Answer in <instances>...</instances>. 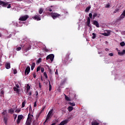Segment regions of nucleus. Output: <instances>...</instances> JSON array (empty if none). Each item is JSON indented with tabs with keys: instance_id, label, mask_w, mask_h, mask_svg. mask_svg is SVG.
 Segmentation results:
<instances>
[{
	"instance_id": "f257e3e1",
	"label": "nucleus",
	"mask_w": 125,
	"mask_h": 125,
	"mask_svg": "<svg viewBox=\"0 0 125 125\" xmlns=\"http://www.w3.org/2000/svg\"><path fill=\"white\" fill-rule=\"evenodd\" d=\"M2 115L3 116V121L4 124L6 125H7V121H8V117H7V113L6 112V110H4L2 113Z\"/></svg>"
},
{
	"instance_id": "f03ea898",
	"label": "nucleus",
	"mask_w": 125,
	"mask_h": 125,
	"mask_svg": "<svg viewBox=\"0 0 125 125\" xmlns=\"http://www.w3.org/2000/svg\"><path fill=\"white\" fill-rule=\"evenodd\" d=\"M0 5H1L2 6V7H7V8H11V4H8V2H4L3 1L0 0Z\"/></svg>"
},
{
	"instance_id": "7ed1b4c3",
	"label": "nucleus",
	"mask_w": 125,
	"mask_h": 125,
	"mask_svg": "<svg viewBox=\"0 0 125 125\" xmlns=\"http://www.w3.org/2000/svg\"><path fill=\"white\" fill-rule=\"evenodd\" d=\"M31 48V45H24L22 48V51H25V52H27V51L30 50Z\"/></svg>"
},
{
	"instance_id": "20e7f679",
	"label": "nucleus",
	"mask_w": 125,
	"mask_h": 125,
	"mask_svg": "<svg viewBox=\"0 0 125 125\" xmlns=\"http://www.w3.org/2000/svg\"><path fill=\"white\" fill-rule=\"evenodd\" d=\"M51 16L53 19L55 20L56 18H58L60 16H61V15L57 13H51Z\"/></svg>"
},
{
	"instance_id": "39448f33",
	"label": "nucleus",
	"mask_w": 125,
	"mask_h": 125,
	"mask_svg": "<svg viewBox=\"0 0 125 125\" xmlns=\"http://www.w3.org/2000/svg\"><path fill=\"white\" fill-rule=\"evenodd\" d=\"M48 59H50L51 62H53L54 60V55L53 54H51L48 55L46 58V60H48Z\"/></svg>"
},
{
	"instance_id": "423d86ee",
	"label": "nucleus",
	"mask_w": 125,
	"mask_h": 125,
	"mask_svg": "<svg viewBox=\"0 0 125 125\" xmlns=\"http://www.w3.org/2000/svg\"><path fill=\"white\" fill-rule=\"evenodd\" d=\"M28 18H29V16L25 15L23 16H21V17L19 20V21H26V20H27V19H28Z\"/></svg>"
},
{
	"instance_id": "0eeeda50",
	"label": "nucleus",
	"mask_w": 125,
	"mask_h": 125,
	"mask_svg": "<svg viewBox=\"0 0 125 125\" xmlns=\"http://www.w3.org/2000/svg\"><path fill=\"white\" fill-rule=\"evenodd\" d=\"M30 71H31V68L30 67V66H27L24 71L25 76H27V75H29Z\"/></svg>"
},
{
	"instance_id": "6e6552de",
	"label": "nucleus",
	"mask_w": 125,
	"mask_h": 125,
	"mask_svg": "<svg viewBox=\"0 0 125 125\" xmlns=\"http://www.w3.org/2000/svg\"><path fill=\"white\" fill-rule=\"evenodd\" d=\"M69 123L68 120H65L62 121L59 125H67Z\"/></svg>"
},
{
	"instance_id": "1a4fd4ad",
	"label": "nucleus",
	"mask_w": 125,
	"mask_h": 125,
	"mask_svg": "<svg viewBox=\"0 0 125 125\" xmlns=\"http://www.w3.org/2000/svg\"><path fill=\"white\" fill-rule=\"evenodd\" d=\"M33 19L34 20H37V21H40L41 20V17L38 15H35L34 17H33Z\"/></svg>"
},
{
	"instance_id": "9d476101",
	"label": "nucleus",
	"mask_w": 125,
	"mask_h": 125,
	"mask_svg": "<svg viewBox=\"0 0 125 125\" xmlns=\"http://www.w3.org/2000/svg\"><path fill=\"white\" fill-rule=\"evenodd\" d=\"M93 24L97 27V28H99V23L97 21H94L93 22Z\"/></svg>"
},
{
	"instance_id": "9b49d317",
	"label": "nucleus",
	"mask_w": 125,
	"mask_h": 125,
	"mask_svg": "<svg viewBox=\"0 0 125 125\" xmlns=\"http://www.w3.org/2000/svg\"><path fill=\"white\" fill-rule=\"evenodd\" d=\"M66 81H67V79L64 78L61 81L60 85H64L65 84V83H66Z\"/></svg>"
},
{
	"instance_id": "f8f14e48",
	"label": "nucleus",
	"mask_w": 125,
	"mask_h": 125,
	"mask_svg": "<svg viewBox=\"0 0 125 125\" xmlns=\"http://www.w3.org/2000/svg\"><path fill=\"white\" fill-rule=\"evenodd\" d=\"M87 25L90 27V18L88 17L87 20Z\"/></svg>"
},
{
	"instance_id": "ddd939ff",
	"label": "nucleus",
	"mask_w": 125,
	"mask_h": 125,
	"mask_svg": "<svg viewBox=\"0 0 125 125\" xmlns=\"http://www.w3.org/2000/svg\"><path fill=\"white\" fill-rule=\"evenodd\" d=\"M92 125H99V123L97 122V121L95 120L91 122Z\"/></svg>"
},
{
	"instance_id": "4468645a",
	"label": "nucleus",
	"mask_w": 125,
	"mask_h": 125,
	"mask_svg": "<svg viewBox=\"0 0 125 125\" xmlns=\"http://www.w3.org/2000/svg\"><path fill=\"white\" fill-rule=\"evenodd\" d=\"M13 89H14V91H15L16 92V93H19L20 91L19 90V89H18V88H17L15 86L14 87Z\"/></svg>"
},
{
	"instance_id": "2eb2a0df",
	"label": "nucleus",
	"mask_w": 125,
	"mask_h": 125,
	"mask_svg": "<svg viewBox=\"0 0 125 125\" xmlns=\"http://www.w3.org/2000/svg\"><path fill=\"white\" fill-rule=\"evenodd\" d=\"M5 68L7 69H10V63L9 62L6 63Z\"/></svg>"
},
{
	"instance_id": "dca6fc26",
	"label": "nucleus",
	"mask_w": 125,
	"mask_h": 125,
	"mask_svg": "<svg viewBox=\"0 0 125 125\" xmlns=\"http://www.w3.org/2000/svg\"><path fill=\"white\" fill-rule=\"evenodd\" d=\"M50 114H48L47 116H46V118L44 122V124H45V123H46V122H47V121H48V120H49V118H50Z\"/></svg>"
},
{
	"instance_id": "f3484780",
	"label": "nucleus",
	"mask_w": 125,
	"mask_h": 125,
	"mask_svg": "<svg viewBox=\"0 0 125 125\" xmlns=\"http://www.w3.org/2000/svg\"><path fill=\"white\" fill-rule=\"evenodd\" d=\"M8 112L9 114H13V113H14V110L13 108H10V109L8 110Z\"/></svg>"
},
{
	"instance_id": "a211bd4d",
	"label": "nucleus",
	"mask_w": 125,
	"mask_h": 125,
	"mask_svg": "<svg viewBox=\"0 0 125 125\" xmlns=\"http://www.w3.org/2000/svg\"><path fill=\"white\" fill-rule=\"evenodd\" d=\"M67 110L68 111H69V112H72V111H73V110H74V107L73 106H69L68 108H67Z\"/></svg>"
},
{
	"instance_id": "6ab92c4d",
	"label": "nucleus",
	"mask_w": 125,
	"mask_h": 125,
	"mask_svg": "<svg viewBox=\"0 0 125 125\" xmlns=\"http://www.w3.org/2000/svg\"><path fill=\"white\" fill-rule=\"evenodd\" d=\"M118 54L120 56L124 55V54H125V50H123L122 52H118Z\"/></svg>"
},
{
	"instance_id": "aec40b11",
	"label": "nucleus",
	"mask_w": 125,
	"mask_h": 125,
	"mask_svg": "<svg viewBox=\"0 0 125 125\" xmlns=\"http://www.w3.org/2000/svg\"><path fill=\"white\" fill-rule=\"evenodd\" d=\"M31 124H32V121L26 120L25 125H31Z\"/></svg>"
},
{
	"instance_id": "412c9836",
	"label": "nucleus",
	"mask_w": 125,
	"mask_h": 125,
	"mask_svg": "<svg viewBox=\"0 0 125 125\" xmlns=\"http://www.w3.org/2000/svg\"><path fill=\"white\" fill-rule=\"evenodd\" d=\"M30 89H31V86L29 85V84H27L26 86V92H29V90H30Z\"/></svg>"
},
{
	"instance_id": "4be33fe9",
	"label": "nucleus",
	"mask_w": 125,
	"mask_h": 125,
	"mask_svg": "<svg viewBox=\"0 0 125 125\" xmlns=\"http://www.w3.org/2000/svg\"><path fill=\"white\" fill-rule=\"evenodd\" d=\"M35 67H36V63L35 62H33L31 64V70L33 71L34 70Z\"/></svg>"
},
{
	"instance_id": "5701e85b",
	"label": "nucleus",
	"mask_w": 125,
	"mask_h": 125,
	"mask_svg": "<svg viewBox=\"0 0 125 125\" xmlns=\"http://www.w3.org/2000/svg\"><path fill=\"white\" fill-rule=\"evenodd\" d=\"M51 89H52V86H51V84H50V82L49 81V91H51Z\"/></svg>"
},
{
	"instance_id": "b1692460",
	"label": "nucleus",
	"mask_w": 125,
	"mask_h": 125,
	"mask_svg": "<svg viewBox=\"0 0 125 125\" xmlns=\"http://www.w3.org/2000/svg\"><path fill=\"white\" fill-rule=\"evenodd\" d=\"M90 8H91V7H90V6L87 7L85 9V11L86 12H88V11H89V10H90Z\"/></svg>"
},
{
	"instance_id": "393cba45",
	"label": "nucleus",
	"mask_w": 125,
	"mask_h": 125,
	"mask_svg": "<svg viewBox=\"0 0 125 125\" xmlns=\"http://www.w3.org/2000/svg\"><path fill=\"white\" fill-rule=\"evenodd\" d=\"M23 119V115H19L18 116V120H21V119Z\"/></svg>"
},
{
	"instance_id": "a878e982",
	"label": "nucleus",
	"mask_w": 125,
	"mask_h": 125,
	"mask_svg": "<svg viewBox=\"0 0 125 125\" xmlns=\"http://www.w3.org/2000/svg\"><path fill=\"white\" fill-rule=\"evenodd\" d=\"M65 99L66 100V101H71V99H70V98H68L66 95H65Z\"/></svg>"
},
{
	"instance_id": "bb28decb",
	"label": "nucleus",
	"mask_w": 125,
	"mask_h": 125,
	"mask_svg": "<svg viewBox=\"0 0 125 125\" xmlns=\"http://www.w3.org/2000/svg\"><path fill=\"white\" fill-rule=\"evenodd\" d=\"M27 121H32V118H31V116H30V113H29Z\"/></svg>"
},
{
	"instance_id": "cd10ccee",
	"label": "nucleus",
	"mask_w": 125,
	"mask_h": 125,
	"mask_svg": "<svg viewBox=\"0 0 125 125\" xmlns=\"http://www.w3.org/2000/svg\"><path fill=\"white\" fill-rule=\"evenodd\" d=\"M96 16H97V13H94V14H93L92 19H95V17H96Z\"/></svg>"
},
{
	"instance_id": "c85d7f7f",
	"label": "nucleus",
	"mask_w": 125,
	"mask_h": 125,
	"mask_svg": "<svg viewBox=\"0 0 125 125\" xmlns=\"http://www.w3.org/2000/svg\"><path fill=\"white\" fill-rule=\"evenodd\" d=\"M26 104V101H24L22 102V104H21V108H24L25 107V104Z\"/></svg>"
},
{
	"instance_id": "c756f323",
	"label": "nucleus",
	"mask_w": 125,
	"mask_h": 125,
	"mask_svg": "<svg viewBox=\"0 0 125 125\" xmlns=\"http://www.w3.org/2000/svg\"><path fill=\"white\" fill-rule=\"evenodd\" d=\"M92 39H93V40H94V39H95V38H96V34L94 33H92Z\"/></svg>"
},
{
	"instance_id": "7c9ffc66",
	"label": "nucleus",
	"mask_w": 125,
	"mask_h": 125,
	"mask_svg": "<svg viewBox=\"0 0 125 125\" xmlns=\"http://www.w3.org/2000/svg\"><path fill=\"white\" fill-rule=\"evenodd\" d=\"M52 113H53V109H51L50 111H49L48 114L51 116Z\"/></svg>"
},
{
	"instance_id": "2f4dec72",
	"label": "nucleus",
	"mask_w": 125,
	"mask_h": 125,
	"mask_svg": "<svg viewBox=\"0 0 125 125\" xmlns=\"http://www.w3.org/2000/svg\"><path fill=\"white\" fill-rule=\"evenodd\" d=\"M121 46H125V43L124 42H122L120 43Z\"/></svg>"
},
{
	"instance_id": "473e14b6",
	"label": "nucleus",
	"mask_w": 125,
	"mask_h": 125,
	"mask_svg": "<svg viewBox=\"0 0 125 125\" xmlns=\"http://www.w3.org/2000/svg\"><path fill=\"white\" fill-rule=\"evenodd\" d=\"M42 12H43V10L42 9V8H41L39 10V13H40V14H42Z\"/></svg>"
},
{
	"instance_id": "72a5a7b5",
	"label": "nucleus",
	"mask_w": 125,
	"mask_h": 125,
	"mask_svg": "<svg viewBox=\"0 0 125 125\" xmlns=\"http://www.w3.org/2000/svg\"><path fill=\"white\" fill-rule=\"evenodd\" d=\"M43 49L46 52H48V51H49V50H48V49L46 48V47H44Z\"/></svg>"
},
{
	"instance_id": "f704fd0d",
	"label": "nucleus",
	"mask_w": 125,
	"mask_h": 125,
	"mask_svg": "<svg viewBox=\"0 0 125 125\" xmlns=\"http://www.w3.org/2000/svg\"><path fill=\"white\" fill-rule=\"evenodd\" d=\"M44 109H45V106H43L42 107V110H41V111L40 114H42V112H43L44 111Z\"/></svg>"
},
{
	"instance_id": "c9c22d12",
	"label": "nucleus",
	"mask_w": 125,
	"mask_h": 125,
	"mask_svg": "<svg viewBox=\"0 0 125 125\" xmlns=\"http://www.w3.org/2000/svg\"><path fill=\"white\" fill-rule=\"evenodd\" d=\"M41 62H42V58H39L37 61V63H41Z\"/></svg>"
},
{
	"instance_id": "e433bc0d",
	"label": "nucleus",
	"mask_w": 125,
	"mask_h": 125,
	"mask_svg": "<svg viewBox=\"0 0 125 125\" xmlns=\"http://www.w3.org/2000/svg\"><path fill=\"white\" fill-rule=\"evenodd\" d=\"M70 105H71V106H75L76 104L74 103H69Z\"/></svg>"
},
{
	"instance_id": "4c0bfd02",
	"label": "nucleus",
	"mask_w": 125,
	"mask_h": 125,
	"mask_svg": "<svg viewBox=\"0 0 125 125\" xmlns=\"http://www.w3.org/2000/svg\"><path fill=\"white\" fill-rule=\"evenodd\" d=\"M119 10H120V9H116L115 10V11L113 12V13H117V12H119Z\"/></svg>"
},
{
	"instance_id": "58836bf2",
	"label": "nucleus",
	"mask_w": 125,
	"mask_h": 125,
	"mask_svg": "<svg viewBox=\"0 0 125 125\" xmlns=\"http://www.w3.org/2000/svg\"><path fill=\"white\" fill-rule=\"evenodd\" d=\"M43 74H44V76L45 79H47V74H46V72H44Z\"/></svg>"
},
{
	"instance_id": "ea45409f",
	"label": "nucleus",
	"mask_w": 125,
	"mask_h": 125,
	"mask_svg": "<svg viewBox=\"0 0 125 125\" xmlns=\"http://www.w3.org/2000/svg\"><path fill=\"white\" fill-rule=\"evenodd\" d=\"M15 113H20V112H21V109H17L16 110H15Z\"/></svg>"
},
{
	"instance_id": "a19ab883",
	"label": "nucleus",
	"mask_w": 125,
	"mask_h": 125,
	"mask_svg": "<svg viewBox=\"0 0 125 125\" xmlns=\"http://www.w3.org/2000/svg\"><path fill=\"white\" fill-rule=\"evenodd\" d=\"M47 11H50V12H51V11H52V9H51L50 8H47Z\"/></svg>"
},
{
	"instance_id": "79ce46f5",
	"label": "nucleus",
	"mask_w": 125,
	"mask_h": 125,
	"mask_svg": "<svg viewBox=\"0 0 125 125\" xmlns=\"http://www.w3.org/2000/svg\"><path fill=\"white\" fill-rule=\"evenodd\" d=\"M16 50H17V51H19L21 50V47H17V49H16Z\"/></svg>"
},
{
	"instance_id": "37998d69",
	"label": "nucleus",
	"mask_w": 125,
	"mask_h": 125,
	"mask_svg": "<svg viewBox=\"0 0 125 125\" xmlns=\"http://www.w3.org/2000/svg\"><path fill=\"white\" fill-rule=\"evenodd\" d=\"M21 120H19V119H17V125H19V124H20V122Z\"/></svg>"
},
{
	"instance_id": "c03bdc74",
	"label": "nucleus",
	"mask_w": 125,
	"mask_h": 125,
	"mask_svg": "<svg viewBox=\"0 0 125 125\" xmlns=\"http://www.w3.org/2000/svg\"><path fill=\"white\" fill-rule=\"evenodd\" d=\"M41 70V66H38L37 68V72H39Z\"/></svg>"
},
{
	"instance_id": "a18cd8bd",
	"label": "nucleus",
	"mask_w": 125,
	"mask_h": 125,
	"mask_svg": "<svg viewBox=\"0 0 125 125\" xmlns=\"http://www.w3.org/2000/svg\"><path fill=\"white\" fill-rule=\"evenodd\" d=\"M89 17H90V18L92 19V13H89Z\"/></svg>"
},
{
	"instance_id": "49530a36",
	"label": "nucleus",
	"mask_w": 125,
	"mask_h": 125,
	"mask_svg": "<svg viewBox=\"0 0 125 125\" xmlns=\"http://www.w3.org/2000/svg\"><path fill=\"white\" fill-rule=\"evenodd\" d=\"M29 112H31V111H32V106H31V105L29 106Z\"/></svg>"
},
{
	"instance_id": "de8ad7c7",
	"label": "nucleus",
	"mask_w": 125,
	"mask_h": 125,
	"mask_svg": "<svg viewBox=\"0 0 125 125\" xmlns=\"http://www.w3.org/2000/svg\"><path fill=\"white\" fill-rule=\"evenodd\" d=\"M41 72H42V73H43L44 72V68L42 67L41 68Z\"/></svg>"
},
{
	"instance_id": "09e8293b",
	"label": "nucleus",
	"mask_w": 125,
	"mask_h": 125,
	"mask_svg": "<svg viewBox=\"0 0 125 125\" xmlns=\"http://www.w3.org/2000/svg\"><path fill=\"white\" fill-rule=\"evenodd\" d=\"M39 86L40 88H42V83L40 82L39 83Z\"/></svg>"
},
{
	"instance_id": "8fccbe9b",
	"label": "nucleus",
	"mask_w": 125,
	"mask_h": 125,
	"mask_svg": "<svg viewBox=\"0 0 125 125\" xmlns=\"http://www.w3.org/2000/svg\"><path fill=\"white\" fill-rule=\"evenodd\" d=\"M108 7H110V4H107L105 6V8H108Z\"/></svg>"
},
{
	"instance_id": "3c124183",
	"label": "nucleus",
	"mask_w": 125,
	"mask_h": 125,
	"mask_svg": "<svg viewBox=\"0 0 125 125\" xmlns=\"http://www.w3.org/2000/svg\"><path fill=\"white\" fill-rule=\"evenodd\" d=\"M17 118V115L15 114L14 117V120L15 121V120H16Z\"/></svg>"
},
{
	"instance_id": "603ef678",
	"label": "nucleus",
	"mask_w": 125,
	"mask_h": 125,
	"mask_svg": "<svg viewBox=\"0 0 125 125\" xmlns=\"http://www.w3.org/2000/svg\"><path fill=\"white\" fill-rule=\"evenodd\" d=\"M17 73V70L15 69L14 71V75L16 74Z\"/></svg>"
},
{
	"instance_id": "864d4df0",
	"label": "nucleus",
	"mask_w": 125,
	"mask_h": 125,
	"mask_svg": "<svg viewBox=\"0 0 125 125\" xmlns=\"http://www.w3.org/2000/svg\"><path fill=\"white\" fill-rule=\"evenodd\" d=\"M33 78H34V79H36V72L33 73Z\"/></svg>"
},
{
	"instance_id": "5fc2aeb1",
	"label": "nucleus",
	"mask_w": 125,
	"mask_h": 125,
	"mask_svg": "<svg viewBox=\"0 0 125 125\" xmlns=\"http://www.w3.org/2000/svg\"><path fill=\"white\" fill-rule=\"evenodd\" d=\"M34 107H37V102L34 103Z\"/></svg>"
},
{
	"instance_id": "6e6d98bb",
	"label": "nucleus",
	"mask_w": 125,
	"mask_h": 125,
	"mask_svg": "<svg viewBox=\"0 0 125 125\" xmlns=\"http://www.w3.org/2000/svg\"><path fill=\"white\" fill-rule=\"evenodd\" d=\"M103 35H104V36H105V37L108 36V34H107L106 33H104Z\"/></svg>"
},
{
	"instance_id": "4d7b16f0",
	"label": "nucleus",
	"mask_w": 125,
	"mask_h": 125,
	"mask_svg": "<svg viewBox=\"0 0 125 125\" xmlns=\"http://www.w3.org/2000/svg\"><path fill=\"white\" fill-rule=\"evenodd\" d=\"M108 55H109V56H113L114 55V54L113 53H109Z\"/></svg>"
},
{
	"instance_id": "13d9d810",
	"label": "nucleus",
	"mask_w": 125,
	"mask_h": 125,
	"mask_svg": "<svg viewBox=\"0 0 125 125\" xmlns=\"http://www.w3.org/2000/svg\"><path fill=\"white\" fill-rule=\"evenodd\" d=\"M16 86L17 88H19V85L18 84H16Z\"/></svg>"
},
{
	"instance_id": "bf43d9fd",
	"label": "nucleus",
	"mask_w": 125,
	"mask_h": 125,
	"mask_svg": "<svg viewBox=\"0 0 125 125\" xmlns=\"http://www.w3.org/2000/svg\"><path fill=\"white\" fill-rule=\"evenodd\" d=\"M49 73H50V74H52V71L51 69H49Z\"/></svg>"
},
{
	"instance_id": "052dcab7",
	"label": "nucleus",
	"mask_w": 125,
	"mask_h": 125,
	"mask_svg": "<svg viewBox=\"0 0 125 125\" xmlns=\"http://www.w3.org/2000/svg\"><path fill=\"white\" fill-rule=\"evenodd\" d=\"M55 74L56 75H58V71H57V69L56 70V71L55 72Z\"/></svg>"
},
{
	"instance_id": "680f3d73",
	"label": "nucleus",
	"mask_w": 125,
	"mask_h": 125,
	"mask_svg": "<svg viewBox=\"0 0 125 125\" xmlns=\"http://www.w3.org/2000/svg\"><path fill=\"white\" fill-rule=\"evenodd\" d=\"M28 95H32V92H29V93H28Z\"/></svg>"
},
{
	"instance_id": "e2e57ef3",
	"label": "nucleus",
	"mask_w": 125,
	"mask_h": 125,
	"mask_svg": "<svg viewBox=\"0 0 125 125\" xmlns=\"http://www.w3.org/2000/svg\"><path fill=\"white\" fill-rule=\"evenodd\" d=\"M39 95V93L38 92V91H36V96H38Z\"/></svg>"
},
{
	"instance_id": "0e129e2a",
	"label": "nucleus",
	"mask_w": 125,
	"mask_h": 125,
	"mask_svg": "<svg viewBox=\"0 0 125 125\" xmlns=\"http://www.w3.org/2000/svg\"><path fill=\"white\" fill-rule=\"evenodd\" d=\"M70 55V54H67V55H66V57L68 58V57H69V56Z\"/></svg>"
},
{
	"instance_id": "69168bd1",
	"label": "nucleus",
	"mask_w": 125,
	"mask_h": 125,
	"mask_svg": "<svg viewBox=\"0 0 125 125\" xmlns=\"http://www.w3.org/2000/svg\"><path fill=\"white\" fill-rule=\"evenodd\" d=\"M105 50L106 51H109V49H108V48H105Z\"/></svg>"
},
{
	"instance_id": "338daca9",
	"label": "nucleus",
	"mask_w": 125,
	"mask_h": 125,
	"mask_svg": "<svg viewBox=\"0 0 125 125\" xmlns=\"http://www.w3.org/2000/svg\"><path fill=\"white\" fill-rule=\"evenodd\" d=\"M1 94H3V91H1Z\"/></svg>"
},
{
	"instance_id": "774afa93",
	"label": "nucleus",
	"mask_w": 125,
	"mask_h": 125,
	"mask_svg": "<svg viewBox=\"0 0 125 125\" xmlns=\"http://www.w3.org/2000/svg\"><path fill=\"white\" fill-rule=\"evenodd\" d=\"M104 125H107V123H104Z\"/></svg>"
}]
</instances>
